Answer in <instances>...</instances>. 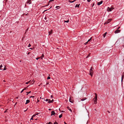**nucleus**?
<instances>
[{"mask_svg": "<svg viewBox=\"0 0 124 124\" xmlns=\"http://www.w3.org/2000/svg\"><path fill=\"white\" fill-rule=\"evenodd\" d=\"M95 96L94 98L93 99V100H94V104H96L97 103V94L96 93H95Z\"/></svg>", "mask_w": 124, "mask_h": 124, "instance_id": "obj_1", "label": "nucleus"}, {"mask_svg": "<svg viewBox=\"0 0 124 124\" xmlns=\"http://www.w3.org/2000/svg\"><path fill=\"white\" fill-rule=\"evenodd\" d=\"M31 3V0H27L26 4L27 5H29Z\"/></svg>", "mask_w": 124, "mask_h": 124, "instance_id": "obj_2", "label": "nucleus"}, {"mask_svg": "<svg viewBox=\"0 0 124 124\" xmlns=\"http://www.w3.org/2000/svg\"><path fill=\"white\" fill-rule=\"evenodd\" d=\"M111 19H108L107 21L106 22L104 23V24H107L109 23L111 21Z\"/></svg>", "mask_w": 124, "mask_h": 124, "instance_id": "obj_3", "label": "nucleus"}, {"mask_svg": "<svg viewBox=\"0 0 124 124\" xmlns=\"http://www.w3.org/2000/svg\"><path fill=\"white\" fill-rule=\"evenodd\" d=\"M120 30L117 29L115 31V33H117L120 32Z\"/></svg>", "mask_w": 124, "mask_h": 124, "instance_id": "obj_4", "label": "nucleus"}, {"mask_svg": "<svg viewBox=\"0 0 124 124\" xmlns=\"http://www.w3.org/2000/svg\"><path fill=\"white\" fill-rule=\"evenodd\" d=\"M39 114V113H38V114H34V115H33L32 116V117H31V119H30V120H33V117H34V116H35L36 115H38Z\"/></svg>", "mask_w": 124, "mask_h": 124, "instance_id": "obj_5", "label": "nucleus"}, {"mask_svg": "<svg viewBox=\"0 0 124 124\" xmlns=\"http://www.w3.org/2000/svg\"><path fill=\"white\" fill-rule=\"evenodd\" d=\"M102 2H103V1H101L100 2H98L97 3V5H100L101 4H102Z\"/></svg>", "mask_w": 124, "mask_h": 124, "instance_id": "obj_6", "label": "nucleus"}, {"mask_svg": "<svg viewBox=\"0 0 124 124\" xmlns=\"http://www.w3.org/2000/svg\"><path fill=\"white\" fill-rule=\"evenodd\" d=\"M52 32L53 30H51L50 31L48 32L49 35L51 34L52 33Z\"/></svg>", "mask_w": 124, "mask_h": 124, "instance_id": "obj_7", "label": "nucleus"}, {"mask_svg": "<svg viewBox=\"0 0 124 124\" xmlns=\"http://www.w3.org/2000/svg\"><path fill=\"white\" fill-rule=\"evenodd\" d=\"M55 114V113L54 112V111H52L51 112V116H52L53 115H54Z\"/></svg>", "mask_w": 124, "mask_h": 124, "instance_id": "obj_8", "label": "nucleus"}, {"mask_svg": "<svg viewBox=\"0 0 124 124\" xmlns=\"http://www.w3.org/2000/svg\"><path fill=\"white\" fill-rule=\"evenodd\" d=\"M112 9H113L111 8H110L108 7V8H107L108 11H111L112 10Z\"/></svg>", "mask_w": 124, "mask_h": 124, "instance_id": "obj_9", "label": "nucleus"}, {"mask_svg": "<svg viewBox=\"0 0 124 124\" xmlns=\"http://www.w3.org/2000/svg\"><path fill=\"white\" fill-rule=\"evenodd\" d=\"M30 102V101L29 100H27L26 101V102L25 103V104H27L28 103H29Z\"/></svg>", "mask_w": 124, "mask_h": 124, "instance_id": "obj_10", "label": "nucleus"}, {"mask_svg": "<svg viewBox=\"0 0 124 124\" xmlns=\"http://www.w3.org/2000/svg\"><path fill=\"white\" fill-rule=\"evenodd\" d=\"M67 108L68 110H69L71 112L72 111V110L71 108H70L69 107H67Z\"/></svg>", "mask_w": 124, "mask_h": 124, "instance_id": "obj_11", "label": "nucleus"}, {"mask_svg": "<svg viewBox=\"0 0 124 124\" xmlns=\"http://www.w3.org/2000/svg\"><path fill=\"white\" fill-rule=\"evenodd\" d=\"M90 72H93V68L92 67H91L90 68Z\"/></svg>", "mask_w": 124, "mask_h": 124, "instance_id": "obj_12", "label": "nucleus"}, {"mask_svg": "<svg viewBox=\"0 0 124 124\" xmlns=\"http://www.w3.org/2000/svg\"><path fill=\"white\" fill-rule=\"evenodd\" d=\"M54 101V100H50L48 102V103H51L53 102Z\"/></svg>", "mask_w": 124, "mask_h": 124, "instance_id": "obj_13", "label": "nucleus"}, {"mask_svg": "<svg viewBox=\"0 0 124 124\" xmlns=\"http://www.w3.org/2000/svg\"><path fill=\"white\" fill-rule=\"evenodd\" d=\"M76 0H74L73 1H71L70 0H69V2H70V3H72L73 2H74Z\"/></svg>", "mask_w": 124, "mask_h": 124, "instance_id": "obj_14", "label": "nucleus"}, {"mask_svg": "<svg viewBox=\"0 0 124 124\" xmlns=\"http://www.w3.org/2000/svg\"><path fill=\"white\" fill-rule=\"evenodd\" d=\"M80 5V4H76L75 6V7H79V6Z\"/></svg>", "mask_w": 124, "mask_h": 124, "instance_id": "obj_15", "label": "nucleus"}, {"mask_svg": "<svg viewBox=\"0 0 124 124\" xmlns=\"http://www.w3.org/2000/svg\"><path fill=\"white\" fill-rule=\"evenodd\" d=\"M2 67L3 66L2 65H0V70H2L3 69H2Z\"/></svg>", "mask_w": 124, "mask_h": 124, "instance_id": "obj_16", "label": "nucleus"}, {"mask_svg": "<svg viewBox=\"0 0 124 124\" xmlns=\"http://www.w3.org/2000/svg\"><path fill=\"white\" fill-rule=\"evenodd\" d=\"M107 33V32H106L105 33H104L103 34V37L104 38H105L106 35V33Z\"/></svg>", "mask_w": 124, "mask_h": 124, "instance_id": "obj_17", "label": "nucleus"}, {"mask_svg": "<svg viewBox=\"0 0 124 124\" xmlns=\"http://www.w3.org/2000/svg\"><path fill=\"white\" fill-rule=\"evenodd\" d=\"M44 57V54H43L42 55H41V56L40 57V58H41L42 59V58H43V57Z\"/></svg>", "mask_w": 124, "mask_h": 124, "instance_id": "obj_18", "label": "nucleus"}, {"mask_svg": "<svg viewBox=\"0 0 124 124\" xmlns=\"http://www.w3.org/2000/svg\"><path fill=\"white\" fill-rule=\"evenodd\" d=\"M31 93V91L26 92V93H27V95L29 94L30 93Z\"/></svg>", "mask_w": 124, "mask_h": 124, "instance_id": "obj_19", "label": "nucleus"}, {"mask_svg": "<svg viewBox=\"0 0 124 124\" xmlns=\"http://www.w3.org/2000/svg\"><path fill=\"white\" fill-rule=\"evenodd\" d=\"M62 114H61V115H60L59 116V118H61L62 117Z\"/></svg>", "mask_w": 124, "mask_h": 124, "instance_id": "obj_20", "label": "nucleus"}, {"mask_svg": "<svg viewBox=\"0 0 124 124\" xmlns=\"http://www.w3.org/2000/svg\"><path fill=\"white\" fill-rule=\"evenodd\" d=\"M69 20H67V21H64V22L65 23H67L69 22Z\"/></svg>", "mask_w": 124, "mask_h": 124, "instance_id": "obj_21", "label": "nucleus"}, {"mask_svg": "<svg viewBox=\"0 0 124 124\" xmlns=\"http://www.w3.org/2000/svg\"><path fill=\"white\" fill-rule=\"evenodd\" d=\"M26 89L25 88H24V89H23L22 91H21V93H22V92H23V91H24V90Z\"/></svg>", "mask_w": 124, "mask_h": 124, "instance_id": "obj_22", "label": "nucleus"}, {"mask_svg": "<svg viewBox=\"0 0 124 124\" xmlns=\"http://www.w3.org/2000/svg\"><path fill=\"white\" fill-rule=\"evenodd\" d=\"M92 38V37L91 38H90V39H89L88 40V41H87V42H89V41H90L91 40V39Z\"/></svg>", "mask_w": 124, "mask_h": 124, "instance_id": "obj_23", "label": "nucleus"}, {"mask_svg": "<svg viewBox=\"0 0 124 124\" xmlns=\"http://www.w3.org/2000/svg\"><path fill=\"white\" fill-rule=\"evenodd\" d=\"M55 8H60V7L59 6H56L55 7Z\"/></svg>", "mask_w": 124, "mask_h": 124, "instance_id": "obj_24", "label": "nucleus"}, {"mask_svg": "<svg viewBox=\"0 0 124 124\" xmlns=\"http://www.w3.org/2000/svg\"><path fill=\"white\" fill-rule=\"evenodd\" d=\"M7 69V68H5V66L3 70H5Z\"/></svg>", "mask_w": 124, "mask_h": 124, "instance_id": "obj_25", "label": "nucleus"}, {"mask_svg": "<svg viewBox=\"0 0 124 124\" xmlns=\"http://www.w3.org/2000/svg\"><path fill=\"white\" fill-rule=\"evenodd\" d=\"M50 79V77H47V79Z\"/></svg>", "mask_w": 124, "mask_h": 124, "instance_id": "obj_26", "label": "nucleus"}, {"mask_svg": "<svg viewBox=\"0 0 124 124\" xmlns=\"http://www.w3.org/2000/svg\"><path fill=\"white\" fill-rule=\"evenodd\" d=\"M93 72H90L89 74L90 75H92V74H93Z\"/></svg>", "mask_w": 124, "mask_h": 124, "instance_id": "obj_27", "label": "nucleus"}, {"mask_svg": "<svg viewBox=\"0 0 124 124\" xmlns=\"http://www.w3.org/2000/svg\"><path fill=\"white\" fill-rule=\"evenodd\" d=\"M31 46V45L30 44H29L28 46V47H30Z\"/></svg>", "mask_w": 124, "mask_h": 124, "instance_id": "obj_28", "label": "nucleus"}, {"mask_svg": "<svg viewBox=\"0 0 124 124\" xmlns=\"http://www.w3.org/2000/svg\"><path fill=\"white\" fill-rule=\"evenodd\" d=\"M122 78H124V74H123L122 75Z\"/></svg>", "mask_w": 124, "mask_h": 124, "instance_id": "obj_29", "label": "nucleus"}, {"mask_svg": "<svg viewBox=\"0 0 124 124\" xmlns=\"http://www.w3.org/2000/svg\"><path fill=\"white\" fill-rule=\"evenodd\" d=\"M30 82V81H29V82H26L25 84H28V83H29Z\"/></svg>", "mask_w": 124, "mask_h": 124, "instance_id": "obj_30", "label": "nucleus"}, {"mask_svg": "<svg viewBox=\"0 0 124 124\" xmlns=\"http://www.w3.org/2000/svg\"><path fill=\"white\" fill-rule=\"evenodd\" d=\"M54 0H49V2H52V1H53Z\"/></svg>", "mask_w": 124, "mask_h": 124, "instance_id": "obj_31", "label": "nucleus"}, {"mask_svg": "<svg viewBox=\"0 0 124 124\" xmlns=\"http://www.w3.org/2000/svg\"><path fill=\"white\" fill-rule=\"evenodd\" d=\"M54 124H57L58 123L57 122H55L54 123Z\"/></svg>", "mask_w": 124, "mask_h": 124, "instance_id": "obj_32", "label": "nucleus"}, {"mask_svg": "<svg viewBox=\"0 0 124 124\" xmlns=\"http://www.w3.org/2000/svg\"><path fill=\"white\" fill-rule=\"evenodd\" d=\"M86 99L85 98V99H81V101H84Z\"/></svg>", "mask_w": 124, "mask_h": 124, "instance_id": "obj_33", "label": "nucleus"}, {"mask_svg": "<svg viewBox=\"0 0 124 124\" xmlns=\"http://www.w3.org/2000/svg\"><path fill=\"white\" fill-rule=\"evenodd\" d=\"M40 57H38L37 58H36V59L37 60H38L39 59Z\"/></svg>", "mask_w": 124, "mask_h": 124, "instance_id": "obj_34", "label": "nucleus"}, {"mask_svg": "<svg viewBox=\"0 0 124 124\" xmlns=\"http://www.w3.org/2000/svg\"><path fill=\"white\" fill-rule=\"evenodd\" d=\"M91 0H87V1L88 2H89L91 1Z\"/></svg>", "mask_w": 124, "mask_h": 124, "instance_id": "obj_35", "label": "nucleus"}, {"mask_svg": "<svg viewBox=\"0 0 124 124\" xmlns=\"http://www.w3.org/2000/svg\"><path fill=\"white\" fill-rule=\"evenodd\" d=\"M124 78H122H122H121V81L122 82V81H123V79Z\"/></svg>", "mask_w": 124, "mask_h": 124, "instance_id": "obj_36", "label": "nucleus"}, {"mask_svg": "<svg viewBox=\"0 0 124 124\" xmlns=\"http://www.w3.org/2000/svg\"><path fill=\"white\" fill-rule=\"evenodd\" d=\"M88 42H85V45H86V44H87V43H88Z\"/></svg>", "mask_w": 124, "mask_h": 124, "instance_id": "obj_37", "label": "nucleus"}, {"mask_svg": "<svg viewBox=\"0 0 124 124\" xmlns=\"http://www.w3.org/2000/svg\"><path fill=\"white\" fill-rule=\"evenodd\" d=\"M52 124V123L51 122H49L48 123V124Z\"/></svg>", "mask_w": 124, "mask_h": 124, "instance_id": "obj_38", "label": "nucleus"}, {"mask_svg": "<svg viewBox=\"0 0 124 124\" xmlns=\"http://www.w3.org/2000/svg\"><path fill=\"white\" fill-rule=\"evenodd\" d=\"M30 97V98H31V97L34 98V96H31Z\"/></svg>", "mask_w": 124, "mask_h": 124, "instance_id": "obj_39", "label": "nucleus"}, {"mask_svg": "<svg viewBox=\"0 0 124 124\" xmlns=\"http://www.w3.org/2000/svg\"><path fill=\"white\" fill-rule=\"evenodd\" d=\"M120 28V27H119L117 29H118H118H119Z\"/></svg>", "mask_w": 124, "mask_h": 124, "instance_id": "obj_40", "label": "nucleus"}, {"mask_svg": "<svg viewBox=\"0 0 124 124\" xmlns=\"http://www.w3.org/2000/svg\"><path fill=\"white\" fill-rule=\"evenodd\" d=\"M64 123L65 124H67L65 122H64Z\"/></svg>", "mask_w": 124, "mask_h": 124, "instance_id": "obj_41", "label": "nucleus"}, {"mask_svg": "<svg viewBox=\"0 0 124 124\" xmlns=\"http://www.w3.org/2000/svg\"><path fill=\"white\" fill-rule=\"evenodd\" d=\"M39 100H38L37 101V102H39Z\"/></svg>", "mask_w": 124, "mask_h": 124, "instance_id": "obj_42", "label": "nucleus"}, {"mask_svg": "<svg viewBox=\"0 0 124 124\" xmlns=\"http://www.w3.org/2000/svg\"><path fill=\"white\" fill-rule=\"evenodd\" d=\"M48 99H46V101H48Z\"/></svg>", "mask_w": 124, "mask_h": 124, "instance_id": "obj_43", "label": "nucleus"}, {"mask_svg": "<svg viewBox=\"0 0 124 124\" xmlns=\"http://www.w3.org/2000/svg\"><path fill=\"white\" fill-rule=\"evenodd\" d=\"M70 102H72L71 101V100H70Z\"/></svg>", "mask_w": 124, "mask_h": 124, "instance_id": "obj_44", "label": "nucleus"}, {"mask_svg": "<svg viewBox=\"0 0 124 124\" xmlns=\"http://www.w3.org/2000/svg\"><path fill=\"white\" fill-rule=\"evenodd\" d=\"M93 74H92V75H90L92 77V76H93Z\"/></svg>", "mask_w": 124, "mask_h": 124, "instance_id": "obj_45", "label": "nucleus"}, {"mask_svg": "<svg viewBox=\"0 0 124 124\" xmlns=\"http://www.w3.org/2000/svg\"><path fill=\"white\" fill-rule=\"evenodd\" d=\"M51 98H52V97H53L52 95H51Z\"/></svg>", "mask_w": 124, "mask_h": 124, "instance_id": "obj_46", "label": "nucleus"}, {"mask_svg": "<svg viewBox=\"0 0 124 124\" xmlns=\"http://www.w3.org/2000/svg\"><path fill=\"white\" fill-rule=\"evenodd\" d=\"M30 49H32V48H30Z\"/></svg>", "mask_w": 124, "mask_h": 124, "instance_id": "obj_47", "label": "nucleus"}, {"mask_svg": "<svg viewBox=\"0 0 124 124\" xmlns=\"http://www.w3.org/2000/svg\"><path fill=\"white\" fill-rule=\"evenodd\" d=\"M63 112V111H62V112Z\"/></svg>", "mask_w": 124, "mask_h": 124, "instance_id": "obj_48", "label": "nucleus"}, {"mask_svg": "<svg viewBox=\"0 0 124 124\" xmlns=\"http://www.w3.org/2000/svg\"><path fill=\"white\" fill-rule=\"evenodd\" d=\"M45 10V11H46V10Z\"/></svg>", "mask_w": 124, "mask_h": 124, "instance_id": "obj_49", "label": "nucleus"}, {"mask_svg": "<svg viewBox=\"0 0 124 124\" xmlns=\"http://www.w3.org/2000/svg\"><path fill=\"white\" fill-rule=\"evenodd\" d=\"M88 56H87V57H86V58H88Z\"/></svg>", "mask_w": 124, "mask_h": 124, "instance_id": "obj_50", "label": "nucleus"}, {"mask_svg": "<svg viewBox=\"0 0 124 124\" xmlns=\"http://www.w3.org/2000/svg\"><path fill=\"white\" fill-rule=\"evenodd\" d=\"M3 81H4V82H5V80H3Z\"/></svg>", "mask_w": 124, "mask_h": 124, "instance_id": "obj_51", "label": "nucleus"}, {"mask_svg": "<svg viewBox=\"0 0 124 124\" xmlns=\"http://www.w3.org/2000/svg\"><path fill=\"white\" fill-rule=\"evenodd\" d=\"M6 112V111H5V112Z\"/></svg>", "mask_w": 124, "mask_h": 124, "instance_id": "obj_52", "label": "nucleus"}]
</instances>
